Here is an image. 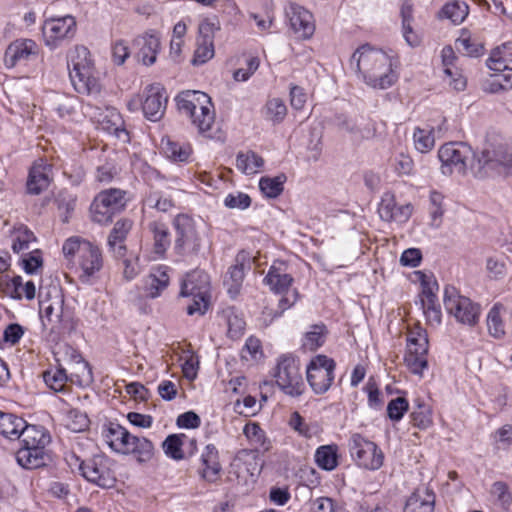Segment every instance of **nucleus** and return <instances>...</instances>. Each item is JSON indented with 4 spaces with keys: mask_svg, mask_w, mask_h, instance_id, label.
<instances>
[{
    "mask_svg": "<svg viewBox=\"0 0 512 512\" xmlns=\"http://www.w3.org/2000/svg\"><path fill=\"white\" fill-rule=\"evenodd\" d=\"M356 66L364 82L377 89H387L397 80L392 69L391 58L382 50L364 44L351 56V65Z\"/></svg>",
    "mask_w": 512,
    "mask_h": 512,
    "instance_id": "obj_1",
    "label": "nucleus"
},
{
    "mask_svg": "<svg viewBox=\"0 0 512 512\" xmlns=\"http://www.w3.org/2000/svg\"><path fill=\"white\" fill-rule=\"evenodd\" d=\"M67 65L70 80L78 93L88 95L100 93L101 85L88 48L82 45L75 46L68 54Z\"/></svg>",
    "mask_w": 512,
    "mask_h": 512,
    "instance_id": "obj_2",
    "label": "nucleus"
},
{
    "mask_svg": "<svg viewBox=\"0 0 512 512\" xmlns=\"http://www.w3.org/2000/svg\"><path fill=\"white\" fill-rule=\"evenodd\" d=\"M178 110L189 117L199 132L211 129L215 113L211 98L198 90H186L179 93L176 98Z\"/></svg>",
    "mask_w": 512,
    "mask_h": 512,
    "instance_id": "obj_3",
    "label": "nucleus"
},
{
    "mask_svg": "<svg viewBox=\"0 0 512 512\" xmlns=\"http://www.w3.org/2000/svg\"><path fill=\"white\" fill-rule=\"evenodd\" d=\"M176 232L174 251L182 257L198 256L202 248L204 224L187 214H178L173 219Z\"/></svg>",
    "mask_w": 512,
    "mask_h": 512,
    "instance_id": "obj_4",
    "label": "nucleus"
},
{
    "mask_svg": "<svg viewBox=\"0 0 512 512\" xmlns=\"http://www.w3.org/2000/svg\"><path fill=\"white\" fill-rule=\"evenodd\" d=\"M180 296L188 298V315H204L209 307L210 278L203 270H193L186 274L181 283Z\"/></svg>",
    "mask_w": 512,
    "mask_h": 512,
    "instance_id": "obj_5",
    "label": "nucleus"
},
{
    "mask_svg": "<svg viewBox=\"0 0 512 512\" xmlns=\"http://www.w3.org/2000/svg\"><path fill=\"white\" fill-rule=\"evenodd\" d=\"M438 157L441 162V171L445 175L454 172L464 174L469 165L472 170L477 171V156L464 142H450L442 145L438 151Z\"/></svg>",
    "mask_w": 512,
    "mask_h": 512,
    "instance_id": "obj_6",
    "label": "nucleus"
},
{
    "mask_svg": "<svg viewBox=\"0 0 512 512\" xmlns=\"http://www.w3.org/2000/svg\"><path fill=\"white\" fill-rule=\"evenodd\" d=\"M476 156V175L479 177L492 172L502 173L512 167V147L501 141L487 142Z\"/></svg>",
    "mask_w": 512,
    "mask_h": 512,
    "instance_id": "obj_7",
    "label": "nucleus"
},
{
    "mask_svg": "<svg viewBox=\"0 0 512 512\" xmlns=\"http://www.w3.org/2000/svg\"><path fill=\"white\" fill-rule=\"evenodd\" d=\"M125 194V191L116 188L98 193L90 207L92 220L99 224L110 223L114 215L125 208Z\"/></svg>",
    "mask_w": 512,
    "mask_h": 512,
    "instance_id": "obj_8",
    "label": "nucleus"
},
{
    "mask_svg": "<svg viewBox=\"0 0 512 512\" xmlns=\"http://www.w3.org/2000/svg\"><path fill=\"white\" fill-rule=\"evenodd\" d=\"M273 376L279 388L287 395L297 397L303 393L305 388L304 382L293 356H280Z\"/></svg>",
    "mask_w": 512,
    "mask_h": 512,
    "instance_id": "obj_9",
    "label": "nucleus"
},
{
    "mask_svg": "<svg viewBox=\"0 0 512 512\" xmlns=\"http://www.w3.org/2000/svg\"><path fill=\"white\" fill-rule=\"evenodd\" d=\"M443 303L446 311L453 315L457 321L474 325L480 315V306L473 303L469 298L459 295L457 289L447 286L444 290Z\"/></svg>",
    "mask_w": 512,
    "mask_h": 512,
    "instance_id": "obj_10",
    "label": "nucleus"
},
{
    "mask_svg": "<svg viewBox=\"0 0 512 512\" xmlns=\"http://www.w3.org/2000/svg\"><path fill=\"white\" fill-rule=\"evenodd\" d=\"M349 451L356 463L368 470H378L383 465L384 455L378 446L360 434H353L349 440Z\"/></svg>",
    "mask_w": 512,
    "mask_h": 512,
    "instance_id": "obj_11",
    "label": "nucleus"
},
{
    "mask_svg": "<svg viewBox=\"0 0 512 512\" xmlns=\"http://www.w3.org/2000/svg\"><path fill=\"white\" fill-rule=\"evenodd\" d=\"M336 364L325 355H317L307 366V381L316 394H323L331 387Z\"/></svg>",
    "mask_w": 512,
    "mask_h": 512,
    "instance_id": "obj_12",
    "label": "nucleus"
},
{
    "mask_svg": "<svg viewBox=\"0 0 512 512\" xmlns=\"http://www.w3.org/2000/svg\"><path fill=\"white\" fill-rule=\"evenodd\" d=\"M77 31V22L72 15L49 18L44 21L42 34L50 49L59 47L63 41L72 39Z\"/></svg>",
    "mask_w": 512,
    "mask_h": 512,
    "instance_id": "obj_13",
    "label": "nucleus"
},
{
    "mask_svg": "<svg viewBox=\"0 0 512 512\" xmlns=\"http://www.w3.org/2000/svg\"><path fill=\"white\" fill-rule=\"evenodd\" d=\"M421 283L422 291L420 303L427 322L430 325H439L441 323V308L438 303L435 291L438 290V284L422 272H417Z\"/></svg>",
    "mask_w": 512,
    "mask_h": 512,
    "instance_id": "obj_14",
    "label": "nucleus"
},
{
    "mask_svg": "<svg viewBox=\"0 0 512 512\" xmlns=\"http://www.w3.org/2000/svg\"><path fill=\"white\" fill-rule=\"evenodd\" d=\"M83 477L102 488L113 487L116 481L110 469L109 460L102 455H95L85 460Z\"/></svg>",
    "mask_w": 512,
    "mask_h": 512,
    "instance_id": "obj_15",
    "label": "nucleus"
},
{
    "mask_svg": "<svg viewBox=\"0 0 512 512\" xmlns=\"http://www.w3.org/2000/svg\"><path fill=\"white\" fill-rule=\"evenodd\" d=\"M102 267L101 251L98 246L92 243L77 258L78 277L83 284H92L98 278Z\"/></svg>",
    "mask_w": 512,
    "mask_h": 512,
    "instance_id": "obj_16",
    "label": "nucleus"
},
{
    "mask_svg": "<svg viewBox=\"0 0 512 512\" xmlns=\"http://www.w3.org/2000/svg\"><path fill=\"white\" fill-rule=\"evenodd\" d=\"M39 53V46L32 39H17L10 43L4 54V65L11 69L20 64H26L35 59Z\"/></svg>",
    "mask_w": 512,
    "mask_h": 512,
    "instance_id": "obj_17",
    "label": "nucleus"
},
{
    "mask_svg": "<svg viewBox=\"0 0 512 512\" xmlns=\"http://www.w3.org/2000/svg\"><path fill=\"white\" fill-rule=\"evenodd\" d=\"M138 59L146 66L153 65L161 50V35L157 30L149 29L133 40Z\"/></svg>",
    "mask_w": 512,
    "mask_h": 512,
    "instance_id": "obj_18",
    "label": "nucleus"
},
{
    "mask_svg": "<svg viewBox=\"0 0 512 512\" xmlns=\"http://www.w3.org/2000/svg\"><path fill=\"white\" fill-rule=\"evenodd\" d=\"M219 28L211 21L204 20L199 24L197 48L192 59L193 65H202L214 56V33Z\"/></svg>",
    "mask_w": 512,
    "mask_h": 512,
    "instance_id": "obj_19",
    "label": "nucleus"
},
{
    "mask_svg": "<svg viewBox=\"0 0 512 512\" xmlns=\"http://www.w3.org/2000/svg\"><path fill=\"white\" fill-rule=\"evenodd\" d=\"M166 104L167 95L162 86L154 84L147 87L142 110L148 120L159 121L165 113Z\"/></svg>",
    "mask_w": 512,
    "mask_h": 512,
    "instance_id": "obj_20",
    "label": "nucleus"
},
{
    "mask_svg": "<svg viewBox=\"0 0 512 512\" xmlns=\"http://www.w3.org/2000/svg\"><path fill=\"white\" fill-rule=\"evenodd\" d=\"M290 27L299 38L308 39L315 31L312 14L304 7L291 3L286 9Z\"/></svg>",
    "mask_w": 512,
    "mask_h": 512,
    "instance_id": "obj_21",
    "label": "nucleus"
},
{
    "mask_svg": "<svg viewBox=\"0 0 512 512\" xmlns=\"http://www.w3.org/2000/svg\"><path fill=\"white\" fill-rule=\"evenodd\" d=\"M413 207L410 204L397 205L394 194L385 192L378 206L380 218L387 222L405 223L410 218Z\"/></svg>",
    "mask_w": 512,
    "mask_h": 512,
    "instance_id": "obj_22",
    "label": "nucleus"
},
{
    "mask_svg": "<svg viewBox=\"0 0 512 512\" xmlns=\"http://www.w3.org/2000/svg\"><path fill=\"white\" fill-rule=\"evenodd\" d=\"M92 109L90 104L84 107V113L89 114L94 118L102 127L103 130L110 134H114L117 138L123 141H128L129 136L127 130L124 128V122L120 113L115 108H106L103 113L98 115L92 114L89 110Z\"/></svg>",
    "mask_w": 512,
    "mask_h": 512,
    "instance_id": "obj_23",
    "label": "nucleus"
},
{
    "mask_svg": "<svg viewBox=\"0 0 512 512\" xmlns=\"http://www.w3.org/2000/svg\"><path fill=\"white\" fill-rule=\"evenodd\" d=\"M51 181L52 165L40 158L30 168L27 179V192L32 195H38L49 187Z\"/></svg>",
    "mask_w": 512,
    "mask_h": 512,
    "instance_id": "obj_24",
    "label": "nucleus"
},
{
    "mask_svg": "<svg viewBox=\"0 0 512 512\" xmlns=\"http://www.w3.org/2000/svg\"><path fill=\"white\" fill-rule=\"evenodd\" d=\"M201 467L198 472L200 477L208 482L215 483L221 475L222 467L219 462V453L213 444H208L200 456Z\"/></svg>",
    "mask_w": 512,
    "mask_h": 512,
    "instance_id": "obj_25",
    "label": "nucleus"
},
{
    "mask_svg": "<svg viewBox=\"0 0 512 512\" xmlns=\"http://www.w3.org/2000/svg\"><path fill=\"white\" fill-rule=\"evenodd\" d=\"M16 460L25 469H38L51 462V455L46 446L19 447L16 452Z\"/></svg>",
    "mask_w": 512,
    "mask_h": 512,
    "instance_id": "obj_26",
    "label": "nucleus"
},
{
    "mask_svg": "<svg viewBox=\"0 0 512 512\" xmlns=\"http://www.w3.org/2000/svg\"><path fill=\"white\" fill-rule=\"evenodd\" d=\"M102 436L113 451L127 454L129 441L133 435L120 424L109 422L103 427Z\"/></svg>",
    "mask_w": 512,
    "mask_h": 512,
    "instance_id": "obj_27",
    "label": "nucleus"
},
{
    "mask_svg": "<svg viewBox=\"0 0 512 512\" xmlns=\"http://www.w3.org/2000/svg\"><path fill=\"white\" fill-rule=\"evenodd\" d=\"M263 282L276 294L286 293L292 286L294 279L286 272L283 262H275L270 266Z\"/></svg>",
    "mask_w": 512,
    "mask_h": 512,
    "instance_id": "obj_28",
    "label": "nucleus"
},
{
    "mask_svg": "<svg viewBox=\"0 0 512 512\" xmlns=\"http://www.w3.org/2000/svg\"><path fill=\"white\" fill-rule=\"evenodd\" d=\"M429 340L426 339L425 346L422 347L418 342L407 343V352L404 357L405 364L409 371L420 377L423 376L424 370L428 369Z\"/></svg>",
    "mask_w": 512,
    "mask_h": 512,
    "instance_id": "obj_29",
    "label": "nucleus"
},
{
    "mask_svg": "<svg viewBox=\"0 0 512 512\" xmlns=\"http://www.w3.org/2000/svg\"><path fill=\"white\" fill-rule=\"evenodd\" d=\"M435 498L427 487L417 488L406 500L403 512H434Z\"/></svg>",
    "mask_w": 512,
    "mask_h": 512,
    "instance_id": "obj_30",
    "label": "nucleus"
},
{
    "mask_svg": "<svg viewBox=\"0 0 512 512\" xmlns=\"http://www.w3.org/2000/svg\"><path fill=\"white\" fill-rule=\"evenodd\" d=\"M147 231L153 242V253L157 258H163L171 246V235L168 226L160 221H151L147 224Z\"/></svg>",
    "mask_w": 512,
    "mask_h": 512,
    "instance_id": "obj_31",
    "label": "nucleus"
},
{
    "mask_svg": "<svg viewBox=\"0 0 512 512\" xmlns=\"http://www.w3.org/2000/svg\"><path fill=\"white\" fill-rule=\"evenodd\" d=\"M486 64L490 70L495 72L512 71V41L494 48Z\"/></svg>",
    "mask_w": 512,
    "mask_h": 512,
    "instance_id": "obj_32",
    "label": "nucleus"
},
{
    "mask_svg": "<svg viewBox=\"0 0 512 512\" xmlns=\"http://www.w3.org/2000/svg\"><path fill=\"white\" fill-rule=\"evenodd\" d=\"M167 266H157L151 270L146 279L145 291L150 298H156L167 288L169 284Z\"/></svg>",
    "mask_w": 512,
    "mask_h": 512,
    "instance_id": "obj_33",
    "label": "nucleus"
},
{
    "mask_svg": "<svg viewBox=\"0 0 512 512\" xmlns=\"http://www.w3.org/2000/svg\"><path fill=\"white\" fill-rule=\"evenodd\" d=\"M132 228V221L129 219L118 220L108 237V246L117 257L124 256L126 247L123 244L127 234Z\"/></svg>",
    "mask_w": 512,
    "mask_h": 512,
    "instance_id": "obj_34",
    "label": "nucleus"
},
{
    "mask_svg": "<svg viewBox=\"0 0 512 512\" xmlns=\"http://www.w3.org/2000/svg\"><path fill=\"white\" fill-rule=\"evenodd\" d=\"M27 425L26 421L21 417L0 412V434L7 439L18 440Z\"/></svg>",
    "mask_w": 512,
    "mask_h": 512,
    "instance_id": "obj_35",
    "label": "nucleus"
},
{
    "mask_svg": "<svg viewBox=\"0 0 512 512\" xmlns=\"http://www.w3.org/2000/svg\"><path fill=\"white\" fill-rule=\"evenodd\" d=\"M442 63L444 66V73L451 79V84L454 89L461 91L466 87L465 78L455 68L453 69L454 61L456 59L454 50L451 46L443 47L441 51Z\"/></svg>",
    "mask_w": 512,
    "mask_h": 512,
    "instance_id": "obj_36",
    "label": "nucleus"
},
{
    "mask_svg": "<svg viewBox=\"0 0 512 512\" xmlns=\"http://www.w3.org/2000/svg\"><path fill=\"white\" fill-rule=\"evenodd\" d=\"M20 447L47 446L50 443V436L43 427L27 425L18 438Z\"/></svg>",
    "mask_w": 512,
    "mask_h": 512,
    "instance_id": "obj_37",
    "label": "nucleus"
},
{
    "mask_svg": "<svg viewBox=\"0 0 512 512\" xmlns=\"http://www.w3.org/2000/svg\"><path fill=\"white\" fill-rule=\"evenodd\" d=\"M507 315H510L508 309L502 304H495L487 316V327L489 334L495 338H501L505 334V325L503 323Z\"/></svg>",
    "mask_w": 512,
    "mask_h": 512,
    "instance_id": "obj_38",
    "label": "nucleus"
},
{
    "mask_svg": "<svg viewBox=\"0 0 512 512\" xmlns=\"http://www.w3.org/2000/svg\"><path fill=\"white\" fill-rule=\"evenodd\" d=\"M263 118L272 125L282 123L287 115V106L280 98L268 99L261 109Z\"/></svg>",
    "mask_w": 512,
    "mask_h": 512,
    "instance_id": "obj_39",
    "label": "nucleus"
},
{
    "mask_svg": "<svg viewBox=\"0 0 512 512\" xmlns=\"http://www.w3.org/2000/svg\"><path fill=\"white\" fill-rule=\"evenodd\" d=\"M455 47L459 53L469 57H478L484 53L483 44L466 29L462 30L460 37L455 41Z\"/></svg>",
    "mask_w": 512,
    "mask_h": 512,
    "instance_id": "obj_40",
    "label": "nucleus"
},
{
    "mask_svg": "<svg viewBox=\"0 0 512 512\" xmlns=\"http://www.w3.org/2000/svg\"><path fill=\"white\" fill-rule=\"evenodd\" d=\"M264 165V159L253 151L239 152L236 157V168L246 175H252Z\"/></svg>",
    "mask_w": 512,
    "mask_h": 512,
    "instance_id": "obj_41",
    "label": "nucleus"
},
{
    "mask_svg": "<svg viewBox=\"0 0 512 512\" xmlns=\"http://www.w3.org/2000/svg\"><path fill=\"white\" fill-rule=\"evenodd\" d=\"M338 447L336 445H323L315 452V462L319 468L332 471L338 466Z\"/></svg>",
    "mask_w": 512,
    "mask_h": 512,
    "instance_id": "obj_42",
    "label": "nucleus"
},
{
    "mask_svg": "<svg viewBox=\"0 0 512 512\" xmlns=\"http://www.w3.org/2000/svg\"><path fill=\"white\" fill-rule=\"evenodd\" d=\"M70 381L79 386H87L93 381L92 369L82 356H75V365L70 367Z\"/></svg>",
    "mask_w": 512,
    "mask_h": 512,
    "instance_id": "obj_43",
    "label": "nucleus"
},
{
    "mask_svg": "<svg viewBox=\"0 0 512 512\" xmlns=\"http://www.w3.org/2000/svg\"><path fill=\"white\" fill-rule=\"evenodd\" d=\"M162 149L165 155L175 162H186L192 154L190 144L171 139H167L165 142L162 141Z\"/></svg>",
    "mask_w": 512,
    "mask_h": 512,
    "instance_id": "obj_44",
    "label": "nucleus"
},
{
    "mask_svg": "<svg viewBox=\"0 0 512 512\" xmlns=\"http://www.w3.org/2000/svg\"><path fill=\"white\" fill-rule=\"evenodd\" d=\"M326 337L327 329L325 325H312L302 339V347L307 351H315L325 343Z\"/></svg>",
    "mask_w": 512,
    "mask_h": 512,
    "instance_id": "obj_45",
    "label": "nucleus"
},
{
    "mask_svg": "<svg viewBox=\"0 0 512 512\" xmlns=\"http://www.w3.org/2000/svg\"><path fill=\"white\" fill-rule=\"evenodd\" d=\"M12 250L14 253H21L28 250L30 243L36 241L34 233L25 225H18L11 232Z\"/></svg>",
    "mask_w": 512,
    "mask_h": 512,
    "instance_id": "obj_46",
    "label": "nucleus"
},
{
    "mask_svg": "<svg viewBox=\"0 0 512 512\" xmlns=\"http://www.w3.org/2000/svg\"><path fill=\"white\" fill-rule=\"evenodd\" d=\"M153 451L154 446L150 440L133 435L129 441L127 454L133 453L137 456L139 462H147L152 458Z\"/></svg>",
    "mask_w": 512,
    "mask_h": 512,
    "instance_id": "obj_47",
    "label": "nucleus"
},
{
    "mask_svg": "<svg viewBox=\"0 0 512 512\" xmlns=\"http://www.w3.org/2000/svg\"><path fill=\"white\" fill-rule=\"evenodd\" d=\"M243 433L256 451L266 452L270 449V442L259 424L247 423L244 426Z\"/></svg>",
    "mask_w": 512,
    "mask_h": 512,
    "instance_id": "obj_48",
    "label": "nucleus"
},
{
    "mask_svg": "<svg viewBox=\"0 0 512 512\" xmlns=\"http://www.w3.org/2000/svg\"><path fill=\"white\" fill-rule=\"evenodd\" d=\"M286 180L285 174H279L275 177L265 176L260 179L259 188L266 197L276 198L283 192Z\"/></svg>",
    "mask_w": 512,
    "mask_h": 512,
    "instance_id": "obj_49",
    "label": "nucleus"
},
{
    "mask_svg": "<svg viewBox=\"0 0 512 512\" xmlns=\"http://www.w3.org/2000/svg\"><path fill=\"white\" fill-rule=\"evenodd\" d=\"M468 13V5L465 2L455 0L445 4L441 9L440 15L451 20L454 24H460L468 16Z\"/></svg>",
    "mask_w": 512,
    "mask_h": 512,
    "instance_id": "obj_50",
    "label": "nucleus"
},
{
    "mask_svg": "<svg viewBox=\"0 0 512 512\" xmlns=\"http://www.w3.org/2000/svg\"><path fill=\"white\" fill-rule=\"evenodd\" d=\"M444 196L442 193L432 190L429 195V215L430 226L434 228L440 227L442 218L445 212L444 209Z\"/></svg>",
    "mask_w": 512,
    "mask_h": 512,
    "instance_id": "obj_51",
    "label": "nucleus"
},
{
    "mask_svg": "<svg viewBox=\"0 0 512 512\" xmlns=\"http://www.w3.org/2000/svg\"><path fill=\"white\" fill-rule=\"evenodd\" d=\"M64 425L72 432H82L89 426V419L78 409H68L63 418Z\"/></svg>",
    "mask_w": 512,
    "mask_h": 512,
    "instance_id": "obj_52",
    "label": "nucleus"
},
{
    "mask_svg": "<svg viewBox=\"0 0 512 512\" xmlns=\"http://www.w3.org/2000/svg\"><path fill=\"white\" fill-rule=\"evenodd\" d=\"M244 276V264H236L229 268L224 283L228 286V293L231 297H235L239 293Z\"/></svg>",
    "mask_w": 512,
    "mask_h": 512,
    "instance_id": "obj_53",
    "label": "nucleus"
},
{
    "mask_svg": "<svg viewBox=\"0 0 512 512\" xmlns=\"http://www.w3.org/2000/svg\"><path fill=\"white\" fill-rule=\"evenodd\" d=\"M43 379L46 385L55 392L65 391L66 383L68 380L70 381V377L64 368L45 371Z\"/></svg>",
    "mask_w": 512,
    "mask_h": 512,
    "instance_id": "obj_54",
    "label": "nucleus"
},
{
    "mask_svg": "<svg viewBox=\"0 0 512 512\" xmlns=\"http://www.w3.org/2000/svg\"><path fill=\"white\" fill-rule=\"evenodd\" d=\"M415 148L421 153L429 152L435 145L432 128H415L413 133Z\"/></svg>",
    "mask_w": 512,
    "mask_h": 512,
    "instance_id": "obj_55",
    "label": "nucleus"
},
{
    "mask_svg": "<svg viewBox=\"0 0 512 512\" xmlns=\"http://www.w3.org/2000/svg\"><path fill=\"white\" fill-rule=\"evenodd\" d=\"M183 438H186L184 434H171L165 439L162 447L168 457L174 460H182L184 458L182 451Z\"/></svg>",
    "mask_w": 512,
    "mask_h": 512,
    "instance_id": "obj_56",
    "label": "nucleus"
},
{
    "mask_svg": "<svg viewBox=\"0 0 512 512\" xmlns=\"http://www.w3.org/2000/svg\"><path fill=\"white\" fill-rule=\"evenodd\" d=\"M54 105L60 117L71 116L75 113L78 98L72 95L57 93L55 94Z\"/></svg>",
    "mask_w": 512,
    "mask_h": 512,
    "instance_id": "obj_57",
    "label": "nucleus"
},
{
    "mask_svg": "<svg viewBox=\"0 0 512 512\" xmlns=\"http://www.w3.org/2000/svg\"><path fill=\"white\" fill-rule=\"evenodd\" d=\"M58 307H57V312H55V306H54V303L50 302L49 300H40L39 302V312H40V317H41V320H42V323L44 326L48 325V324H54V323H58L60 318H61V306L59 305L60 302L57 301L55 303Z\"/></svg>",
    "mask_w": 512,
    "mask_h": 512,
    "instance_id": "obj_58",
    "label": "nucleus"
},
{
    "mask_svg": "<svg viewBox=\"0 0 512 512\" xmlns=\"http://www.w3.org/2000/svg\"><path fill=\"white\" fill-rule=\"evenodd\" d=\"M411 422L420 429H426L432 424L431 410L425 403L417 401V407L411 414Z\"/></svg>",
    "mask_w": 512,
    "mask_h": 512,
    "instance_id": "obj_59",
    "label": "nucleus"
},
{
    "mask_svg": "<svg viewBox=\"0 0 512 512\" xmlns=\"http://www.w3.org/2000/svg\"><path fill=\"white\" fill-rule=\"evenodd\" d=\"M490 493L495 497L497 503L505 510L512 504V495L508 485L502 481H496L492 484Z\"/></svg>",
    "mask_w": 512,
    "mask_h": 512,
    "instance_id": "obj_60",
    "label": "nucleus"
},
{
    "mask_svg": "<svg viewBox=\"0 0 512 512\" xmlns=\"http://www.w3.org/2000/svg\"><path fill=\"white\" fill-rule=\"evenodd\" d=\"M486 270L491 279H502L507 274V266L503 256H490L486 260Z\"/></svg>",
    "mask_w": 512,
    "mask_h": 512,
    "instance_id": "obj_61",
    "label": "nucleus"
},
{
    "mask_svg": "<svg viewBox=\"0 0 512 512\" xmlns=\"http://www.w3.org/2000/svg\"><path fill=\"white\" fill-rule=\"evenodd\" d=\"M91 244V242L85 240V239H82L80 237H70L68 238L64 244H63V247H62V251H63V254L64 256L69 259V257H73V256H79L82 251H84L87 247H89V245Z\"/></svg>",
    "mask_w": 512,
    "mask_h": 512,
    "instance_id": "obj_62",
    "label": "nucleus"
},
{
    "mask_svg": "<svg viewBox=\"0 0 512 512\" xmlns=\"http://www.w3.org/2000/svg\"><path fill=\"white\" fill-rule=\"evenodd\" d=\"M76 200V196L67 191H61L57 195L55 199L57 207L61 212L65 214L63 217V222H68L70 214L75 209Z\"/></svg>",
    "mask_w": 512,
    "mask_h": 512,
    "instance_id": "obj_63",
    "label": "nucleus"
},
{
    "mask_svg": "<svg viewBox=\"0 0 512 512\" xmlns=\"http://www.w3.org/2000/svg\"><path fill=\"white\" fill-rule=\"evenodd\" d=\"M408 409V400L404 397H397L388 403L387 414L392 421L398 422L403 418Z\"/></svg>",
    "mask_w": 512,
    "mask_h": 512,
    "instance_id": "obj_64",
    "label": "nucleus"
}]
</instances>
